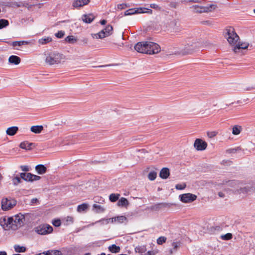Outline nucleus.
I'll return each mask as SVG.
<instances>
[{"mask_svg":"<svg viewBox=\"0 0 255 255\" xmlns=\"http://www.w3.org/2000/svg\"><path fill=\"white\" fill-rule=\"evenodd\" d=\"M148 48V54H154L158 53L161 50L160 47L157 43L148 41V44L147 45Z\"/></svg>","mask_w":255,"mask_h":255,"instance_id":"423d86ee","label":"nucleus"},{"mask_svg":"<svg viewBox=\"0 0 255 255\" xmlns=\"http://www.w3.org/2000/svg\"><path fill=\"white\" fill-rule=\"evenodd\" d=\"M156 176L157 173L154 171L149 172L148 175V179L151 181L154 180L156 178Z\"/></svg>","mask_w":255,"mask_h":255,"instance_id":"4c0bfd02","label":"nucleus"},{"mask_svg":"<svg viewBox=\"0 0 255 255\" xmlns=\"http://www.w3.org/2000/svg\"><path fill=\"white\" fill-rule=\"evenodd\" d=\"M65 34V32L62 30L58 31L57 33L55 34V35L56 37L58 38H61L63 37Z\"/></svg>","mask_w":255,"mask_h":255,"instance_id":"c03bdc74","label":"nucleus"},{"mask_svg":"<svg viewBox=\"0 0 255 255\" xmlns=\"http://www.w3.org/2000/svg\"><path fill=\"white\" fill-rule=\"evenodd\" d=\"M166 241V238L164 237H160L158 238L157 240V243L158 245H162L163 243H165Z\"/></svg>","mask_w":255,"mask_h":255,"instance_id":"79ce46f5","label":"nucleus"},{"mask_svg":"<svg viewBox=\"0 0 255 255\" xmlns=\"http://www.w3.org/2000/svg\"><path fill=\"white\" fill-rule=\"evenodd\" d=\"M113 31V27L110 25H107L104 29L100 31L98 33L95 34L96 38H103L112 34Z\"/></svg>","mask_w":255,"mask_h":255,"instance_id":"9d476101","label":"nucleus"},{"mask_svg":"<svg viewBox=\"0 0 255 255\" xmlns=\"http://www.w3.org/2000/svg\"><path fill=\"white\" fill-rule=\"evenodd\" d=\"M218 132L216 131H209L207 132V136L209 138H213L217 135Z\"/></svg>","mask_w":255,"mask_h":255,"instance_id":"a19ab883","label":"nucleus"},{"mask_svg":"<svg viewBox=\"0 0 255 255\" xmlns=\"http://www.w3.org/2000/svg\"><path fill=\"white\" fill-rule=\"evenodd\" d=\"M65 60V57L63 54L56 52H50L46 54L45 61L49 65H53L64 62Z\"/></svg>","mask_w":255,"mask_h":255,"instance_id":"7ed1b4c3","label":"nucleus"},{"mask_svg":"<svg viewBox=\"0 0 255 255\" xmlns=\"http://www.w3.org/2000/svg\"><path fill=\"white\" fill-rule=\"evenodd\" d=\"M120 196V195L119 194L112 193L110 195L109 199L111 202H116L117 200H118V199L119 198Z\"/></svg>","mask_w":255,"mask_h":255,"instance_id":"2f4dec72","label":"nucleus"},{"mask_svg":"<svg viewBox=\"0 0 255 255\" xmlns=\"http://www.w3.org/2000/svg\"><path fill=\"white\" fill-rule=\"evenodd\" d=\"M0 255H7V253L5 251H0Z\"/></svg>","mask_w":255,"mask_h":255,"instance_id":"0e129e2a","label":"nucleus"},{"mask_svg":"<svg viewBox=\"0 0 255 255\" xmlns=\"http://www.w3.org/2000/svg\"><path fill=\"white\" fill-rule=\"evenodd\" d=\"M28 42L26 41H14L12 43V45L14 47L20 46L22 45L27 44Z\"/></svg>","mask_w":255,"mask_h":255,"instance_id":"f704fd0d","label":"nucleus"},{"mask_svg":"<svg viewBox=\"0 0 255 255\" xmlns=\"http://www.w3.org/2000/svg\"><path fill=\"white\" fill-rule=\"evenodd\" d=\"M20 178H21L20 177H19L18 176H16V177H14L12 179L13 184L14 185H17V184H18L21 182Z\"/></svg>","mask_w":255,"mask_h":255,"instance_id":"37998d69","label":"nucleus"},{"mask_svg":"<svg viewBox=\"0 0 255 255\" xmlns=\"http://www.w3.org/2000/svg\"><path fill=\"white\" fill-rule=\"evenodd\" d=\"M9 24V22L6 19H0V29L7 26Z\"/></svg>","mask_w":255,"mask_h":255,"instance_id":"473e14b6","label":"nucleus"},{"mask_svg":"<svg viewBox=\"0 0 255 255\" xmlns=\"http://www.w3.org/2000/svg\"><path fill=\"white\" fill-rule=\"evenodd\" d=\"M222 184L227 185L228 186L231 187L233 188V190L237 191L239 193L240 188L241 184L240 183L236 180H231V181H226L225 182H223Z\"/></svg>","mask_w":255,"mask_h":255,"instance_id":"ddd939ff","label":"nucleus"},{"mask_svg":"<svg viewBox=\"0 0 255 255\" xmlns=\"http://www.w3.org/2000/svg\"><path fill=\"white\" fill-rule=\"evenodd\" d=\"M46 170V167L42 164H38L35 166V170L39 174H44Z\"/></svg>","mask_w":255,"mask_h":255,"instance_id":"6ab92c4d","label":"nucleus"},{"mask_svg":"<svg viewBox=\"0 0 255 255\" xmlns=\"http://www.w3.org/2000/svg\"><path fill=\"white\" fill-rule=\"evenodd\" d=\"M116 223L122 224L127 221V218L124 216H119L115 217Z\"/></svg>","mask_w":255,"mask_h":255,"instance_id":"bb28decb","label":"nucleus"},{"mask_svg":"<svg viewBox=\"0 0 255 255\" xmlns=\"http://www.w3.org/2000/svg\"><path fill=\"white\" fill-rule=\"evenodd\" d=\"M20 178L26 181L32 182L39 180L41 177L38 175L33 174L31 173H21Z\"/></svg>","mask_w":255,"mask_h":255,"instance_id":"6e6552de","label":"nucleus"},{"mask_svg":"<svg viewBox=\"0 0 255 255\" xmlns=\"http://www.w3.org/2000/svg\"><path fill=\"white\" fill-rule=\"evenodd\" d=\"M225 36L229 44L233 47V50L235 53H240L242 50L247 49L249 45L248 42H238L239 36L233 28L226 29Z\"/></svg>","mask_w":255,"mask_h":255,"instance_id":"f03ea898","label":"nucleus"},{"mask_svg":"<svg viewBox=\"0 0 255 255\" xmlns=\"http://www.w3.org/2000/svg\"><path fill=\"white\" fill-rule=\"evenodd\" d=\"M195 11L197 12H206L210 11L212 9L215 8V5H210L207 6H200L197 5H193L191 7Z\"/></svg>","mask_w":255,"mask_h":255,"instance_id":"f8f14e48","label":"nucleus"},{"mask_svg":"<svg viewBox=\"0 0 255 255\" xmlns=\"http://www.w3.org/2000/svg\"><path fill=\"white\" fill-rule=\"evenodd\" d=\"M109 251L113 253H119L120 251V248L115 245H112L109 247Z\"/></svg>","mask_w":255,"mask_h":255,"instance_id":"c756f323","label":"nucleus"},{"mask_svg":"<svg viewBox=\"0 0 255 255\" xmlns=\"http://www.w3.org/2000/svg\"><path fill=\"white\" fill-rule=\"evenodd\" d=\"M33 144L32 143H29L27 141H23L21 142L19 146L21 148L26 150H30L31 149V146Z\"/></svg>","mask_w":255,"mask_h":255,"instance_id":"5701e85b","label":"nucleus"},{"mask_svg":"<svg viewBox=\"0 0 255 255\" xmlns=\"http://www.w3.org/2000/svg\"><path fill=\"white\" fill-rule=\"evenodd\" d=\"M90 0H74L72 3V6L74 8H79L87 4Z\"/></svg>","mask_w":255,"mask_h":255,"instance_id":"2eb2a0df","label":"nucleus"},{"mask_svg":"<svg viewBox=\"0 0 255 255\" xmlns=\"http://www.w3.org/2000/svg\"><path fill=\"white\" fill-rule=\"evenodd\" d=\"M107 221H108V224H109L110 223H116V218H115V217H114V218L107 219Z\"/></svg>","mask_w":255,"mask_h":255,"instance_id":"5fc2aeb1","label":"nucleus"},{"mask_svg":"<svg viewBox=\"0 0 255 255\" xmlns=\"http://www.w3.org/2000/svg\"><path fill=\"white\" fill-rule=\"evenodd\" d=\"M106 22H107V21L106 20H104V19L102 20H101L100 21L101 24H102V25L105 24L106 23Z\"/></svg>","mask_w":255,"mask_h":255,"instance_id":"69168bd1","label":"nucleus"},{"mask_svg":"<svg viewBox=\"0 0 255 255\" xmlns=\"http://www.w3.org/2000/svg\"><path fill=\"white\" fill-rule=\"evenodd\" d=\"M172 247H173V249L174 250H176L178 247V244L177 243H175V242H173L172 243Z\"/></svg>","mask_w":255,"mask_h":255,"instance_id":"bf43d9fd","label":"nucleus"},{"mask_svg":"<svg viewBox=\"0 0 255 255\" xmlns=\"http://www.w3.org/2000/svg\"><path fill=\"white\" fill-rule=\"evenodd\" d=\"M218 195L221 197V198H224L225 197V195L224 194V193L222 192H220L218 193Z\"/></svg>","mask_w":255,"mask_h":255,"instance_id":"680f3d73","label":"nucleus"},{"mask_svg":"<svg viewBox=\"0 0 255 255\" xmlns=\"http://www.w3.org/2000/svg\"><path fill=\"white\" fill-rule=\"evenodd\" d=\"M53 225L55 227H59L61 225V221L60 220H54L52 222Z\"/></svg>","mask_w":255,"mask_h":255,"instance_id":"de8ad7c7","label":"nucleus"},{"mask_svg":"<svg viewBox=\"0 0 255 255\" xmlns=\"http://www.w3.org/2000/svg\"><path fill=\"white\" fill-rule=\"evenodd\" d=\"M52 227L49 225H40L36 228V232L40 235H45L52 232Z\"/></svg>","mask_w":255,"mask_h":255,"instance_id":"1a4fd4ad","label":"nucleus"},{"mask_svg":"<svg viewBox=\"0 0 255 255\" xmlns=\"http://www.w3.org/2000/svg\"><path fill=\"white\" fill-rule=\"evenodd\" d=\"M18 7L24 6L27 7L28 9L31 7V5L29 6L26 3H21L17 5Z\"/></svg>","mask_w":255,"mask_h":255,"instance_id":"864d4df0","label":"nucleus"},{"mask_svg":"<svg viewBox=\"0 0 255 255\" xmlns=\"http://www.w3.org/2000/svg\"><path fill=\"white\" fill-rule=\"evenodd\" d=\"M192 45H189V44H187V46H186V48L187 49L186 50H185L183 51H182L181 53L183 54H185L187 53H189L190 50H191V48H190V46H192Z\"/></svg>","mask_w":255,"mask_h":255,"instance_id":"09e8293b","label":"nucleus"},{"mask_svg":"<svg viewBox=\"0 0 255 255\" xmlns=\"http://www.w3.org/2000/svg\"><path fill=\"white\" fill-rule=\"evenodd\" d=\"M88 204L83 203L78 206L77 210L78 212H84L85 211L88 209Z\"/></svg>","mask_w":255,"mask_h":255,"instance_id":"cd10ccee","label":"nucleus"},{"mask_svg":"<svg viewBox=\"0 0 255 255\" xmlns=\"http://www.w3.org/2000/svg\"><path fill=\"white\" fill-rule=\"evenodd\" d=\"M17 203L16 200L12 198H2L1 201V207L3 211H8L12 209Z\"/></svg>","mask_w":255,"mask_h":255,"instance_id":"20e7f679","label":"nucleus"},{"mask_svg":"<svg viewBox=\"0 0 255 255\" xmlns=\"http://www.w3.org/2000/svg\"><path fill=\"white\" fill-rule=\"evenodd\" d=\"M94 19L92 14H85L82 16V20L85 23H91Z\"/></svg>","mask_w":255,"mask_h":255,"instance_id":"4be33fe9","label":"nucleus"},{"mask_svg":"<svg viewBox=\"0 0 255 255\" xmlns=\"http://www.w3.org/2000/svg\"><path fill=\"white\" fill-rule=\"evenodd\" d=\"M48 255V251L46 252H43V253H40L38 255Z\"/></svg>","mask_w":255,"mask_h":255,"instance_id":"e2e57ef3","label":"nucleus"},{"mask_svg":"<svg viewBox=\"0 0 255 255\" xmlns=\"http://www.w3.org/2000/svg\"><path fill=\"white\" fill-rule=\"evenodd\" d=\"M67 221L70 222L71 223H73V218L72 217H67Z\"/></svg>","mask_w":255,"mask_h":255,"instance_id":"052dcab7","label":"nucleus"},{"mask_svg":"<svg viewBox=\"0 0 255 255\" xmlns=\"http://www.w3.org/2000/svg\"><path fill=\"white\" fill-rule=\"evenodd\" d=\"M49 255H63L62 253L58 250L48 251Z\"/></svg>","mask_w":255,"mask_h":255,"instance_id":"e433bc0d","label":"nucleus"},{"mask_svg":"<svg viewBox=\"0 0 255 255\" xmlns=\"http://www.w3.org/2000/svg\"><path fill=\"white\" fill-rule=\"evenodd\" d=\"M14 251L17 253H24L26 251V248L23 246L15 245L13 247Z\"/></svg>","mask_w":255,"mask_h":255,"instance_id":"7c9ffc66","label":"nucleus"},{"mask_svg":"<svg viewBox=\"0 0 255 255\" xmlns=\"http://www.w3.org/2000/svg\"><path fill=\"white\" fill-rule=\"evenodd\" d=\"M127 7V5L125 3L119 4L117 5V8L119 9H123Z\"/></svg>","mask_w":255,"mask_h":255,"instance_id":"603ef678","label":"nucleus"},{"mask_svg":"<svg viewBox=\"0 0 255 255\" xmlns=\"http://www.w3.org/2000/svg\"><path fill=\"white\" fill-rule=\"evenodd\" d=\"M170 175L169 170L168 168H163L159 174L160 177L162 179H167Z\"/></svg>","mask_w":255,"mask_h":255,"instance_id":"f3484780","label":"nucleus"},{"mask_svg":"<svg viewBox=\"0 0 255 255\" xmlns=\"http://www.w3.org/2000/svg\"><path fill=\"white\" fill-rule=\"evenodd\" d=\"M237 151V149L235 148L229 149L227 150V152L228 153H235Z\"/></svg>","mask_w":255,"mask_h":255,"instance_id":"13d9d810","label":"nucleus"},{"mask_svg":"<svg viewBox=\"0 0 255 255\" xmlns=\"http://www.w3.org/2000/svg\"><path fill=\"white\" fill-rule=\"evenodd\" d=\"M145 12L143 10L142 8H130L128 9L125 12V15H130L136 13H142Z\"/></svg>","mask_w":255,"mask_h":255,"instance_id":"4468645a","label":"nucleus"},{"mask_svg":"<svg viewBox=\"0 0 255 255\" xmlns=\"http://www.w3.org/2000/svg\"><path fill=\"white\" fill-rule=\"evenodd\" d=\"M135 251L142 255L146 251V248L145 246H138L135 248Z\"/></svg>","mask_w":255,"mask_h":255,"instance_id":"a878e982","label":"nucleus"},{"mask_svg":"<svg viewBox=\"0 0 255 255\" xmlns=\"http://www.w3.org/2000/svg\"><path fill=\"white\" fill-rule=\"evenodd\" d=\"M179 198L180 201L184 203H191L197 199V196L191 193H185L180 195Z\"/></svg>","mask_w":255,"mask_h":255,"instance_id":"39448f33","label":"nucleus"},{"mask_svg":"<svg viewBox=\"0 0 255 255\" xmlns=\"http://www.w3.org/2000/svg\"><path fill=\"white\" fill-rule=\"evenodd\" d=\"M148 41L138 42L134 46L135 50L141 53L148 54Z\"/></svg>","mask_w":255,"mask_h":255,"instance_id":"0eeeda50","label":"nucleus"},{"mask_svg":"<svg viewBox=\"0 0 255 255\" xmlns=\"http://www.w3.org/2000/svg\"><path fill=\"white\" fill-rule=\"evenodd\" d=\"M94 200L95 202H98L100 203H102L104 202V199L103 198L99 196H96L94 198Z\"/></svg>","mask_w":255,"mask_h":255,"instance_id":"49530a36","label":"nucleus"},{"mask_svg":"<svg viewBox=\"0 0 255 255\" xmlns=\"http://www.w3.org/2000/svg\"><path fill=\"white\" fill-rule=\"evenodd\" d=\"M25 221L24 215L19 213L12 217H2L0 218V225L5 231H16L22 226Z\"/></svg>","mask_w":255,"mask_h":255,"instance_id":"f257e3e1","label":"nucleus"},{"mask_svg":"<svg viewBox=\"0 0 255 255\" xmlns=\"http://www.w3.org/2000/svg\"><path fill=\"white\" fill-rule=\"evenodd\" d=\"M43 129V127L42 126H33L30 128L31 131L34 133H39Z\"/></svg>","mask_w":255,"mask_h":255,"instance_id":"412c9836","label":"nucleus"},{"mask_svg":"<svg viewBox=\"0 0 255 255\" xmlns=\"http://www.w3.org/2000/svg\"><path fill=\"white\" fill-rule=\"evenodd\" d=\"M221 238L223 240H229L232 238V235L231 233H227L225 235H222Z\"/></svg>","mask_w":255,"mask_h":255,"instance_id":"ea45409f","label":"nucleus"},{"mask_svg":"<svg viewBox=\"0 0 255 255\" xmlns=\"http://www.w3.org/2000/svg\"><path fill=\"white\" fill-rule=\"evenodd\" d=\"M186 185L185 183L178 184L175 186V188L177 190H183L185 188Z\"/></svg>","mask_w":255,"mask_h":255,"instance_id":"a18cd8bd","label":"nucleus"},{"mask_svg":"<svg viewBox=\"0 0 255 255\" xmlns=\"http://www.w3.org/2000/svg\"><path fill=\"white\" fill-rule=\"evenodd\" d=\"M242 130V127L241 126L236 125L233 128L232 133L234 135H238L240 133Z\"/></svg>","mask_w":255,"mask_h":255,"instance_id":"c85d7f7f","label":"nucleus"},{"mask_svg":"<svg viewBox=\"0 0 255 255\" xmlns=\"http://www.w3.org/2000/svg\"><path fill=\"white\" fill-rule=\"evenodd\" d=\"M20 168L23 171H29L30 170L29 167L27 165H21Z\"/></svg>","mask_w":255,"mask_h":255,"instance_id":"3c124183","label":"nucleus"},{"mask_svg":"<svg viewBox=\"0 0 255 255\" xmlns=\"http://www.w3.org/2000/svg\"><path fill=\"white\" fill-rule=\"evenodd\" d=\"M18 128L17 127H11L8 128L6 130V133L10 136L14 135L18 131Z\"/></svg>","mask_w":255,"mask_h":255,"instance_id":"aec40b11","label":"nucleus"},{"mask_svg":"<svg viewBox=\"0 0 255 255\" xmlns=\"http://www.w3.org/2000/svg\"><path fill=\"white\" fill-rule=\"evenodd\" d=\"M170 7L173 8H176L177 6V3L176 2H171L169 4Z\"/></svg>","mask_w":255,"mask_h":255,"instance_id":"4d7b16f0","label":"nucleus"},{"mask_svg":"<svg viewBox=\"0 0 255 255\" xmlns=\"http://www.w3.org/2000/svg\"><path fill=\"white\" fill-rule=\"evenodd\" d=\"M129 204L128 200L124 198H121L118 202V205L120 207H127Z\"/></svg>","mask_w":255,"mask_h":255,"instance_id":"b1692460","label":"nucleus"},{"mask_svg":"<svg viewBox=\"0 0 255 255\" xmlns=\"http://www.w3.org/2000/svg\"><path fill=\"white\" fill-rule=\"evenodd\" d=\"M52 41V38L50 37H42L38 40V43L41 45L46 44Z\"/></svg>","mask_w":255,"mask_h":255,"instance_id":"393cba45","label":"nucleus"},{"mask_svg":"<svg viewBox=\"0 0 255 255\" xmlns=\"http://www.w3.org/2000/svg\"><path fill=\"white\" fill-rule=\"evenodd\" d=\"M254 89V88H253V87H249V88H248L246 89V90H247V91H249V90H252V89Z\"/></svg>","mask_w":255,"mask_h":255,"instance_id":"338daca9","label":"nucleus"},{"mask_svg":"<svg viewBox=\"0 0 255 255\" xmlns=\"http://www.w3.org/2000/svg\"><path fill=\"white\" fill-rule=\"evenodd\" d=\"M141 255H155V253L153 251H148L147 252H145Z\"/></svg>","mask_w":255,"mask_h":255,"instance_id":"6e6d98bb","label":"nucleus"},{"mask_svg":"<svg viewBox=\"0 0 255 255\" xmlns=\"http://www.w3.org/2000/svg\"><path fill=\"white\" fill-rule=\"evenodd\" d=\"M9 63L15 65H18L21 61L20 58L16 55H11L9 57L8 59Z\"/></svg>","mask_w":255,"mask_h":255,"instance_id":"dca6fc26","label":"nucleus"},{"mask_svg":"<svg viewBox=\"0 0 255 255\" xmlns=\"http://www.w3.org/2000/svg\"><path fill=\"white\" fill-rule=\"evenodd\" d=\"M98 223H100V224L101 225L108 224V221H107V219L104 218V219H102L99 221H96L95 223H92V225H94V224Z\"/></svg>","mask_w":255,"mask_h":255,"instance_id":"58836bf2","label":"nucleus"},{"mask_svg":"<svg viewBox=\"0 0 255 255\" xmlns=\"http://www.w3.org/2000/svg\"><path fill=\"white\" fill-rule=\"evenodd\" d=\"M148 11H146V12H147V13H152V10L149 9H147Z\"/></svg>","mask_w":255,"mask_h":255,"instance_id":"774afa93","label":"nucleus"},{"mask_svg":"<svg viewBox=\"0 0 255 255\" xmlns=\"http://www.w3.org/2000/svg\"><path fill=\"white\" fill-rule=\"evenodd\" d=\"M255 190V188L253 186L247 185V186L245 187L244 188H241L240 187V190L239 193H250Z\"/></svg>","mask_w":255,"mask_h":255,"instance_id":"a211bd4d","label":"nucleus"},{"mask_svg":"<svg viewBox=\"0 0 255 255\" xmlns=\"http://www.w3.org/2000/svg\"><path fill=\"white\" fill-rule=\"evenodd\" d=\"M150 7L152 8H153V9H155L156 10H159L160 9V7L159 6V5L155 3L150 4Z\"/></svg>","mask_w":255,"mask_h":255,"instance_id":"8fccbe9b","label":"nucleus"},{"mask_svg":"<svg viewBox=\"0 0 255 255\" xmlns=\"http://www.w3.org/2000/svg\"><path fill=\"white\" fill-rule=\"evenodd\" d=\"M65 40L70 43H74L77 41V39L73 35L68 36L66 37Z\"/></svg>","mask_w":255,"mask_h":255,"instance_id":"c9c22d12","label":"nucleus"},{"mask_svg":"<svg viewBox=\"0 0 255 255\" xmlns=\"http://www.w3.org/2000/svg\"><path fill=\"white\" fill-rule=\"evenodd\" d=\"M207 143L200 138H197L194 143V147L198 151H203L206 149Z\"/></svg>","mask_w":255,"mask_h":255,"instance_id":"9b49d317","label":"nucleus"},{"mask_svg":"<svg viewBox=\"0 0 255 255\" xmlns=\"http://www.w3.org/2000/svg\"><path fill=\"white\" fill-rule=\"evenodd\" d=\"M93 207L94 209L96 210V211L98 213L103 212L105 211V208L102 206L97 204H94Z\"/></svg>","mask_w":255,"mask_h":255,"instance_id":"72a5a7b5","label":"nucleus"}]
</instances>
